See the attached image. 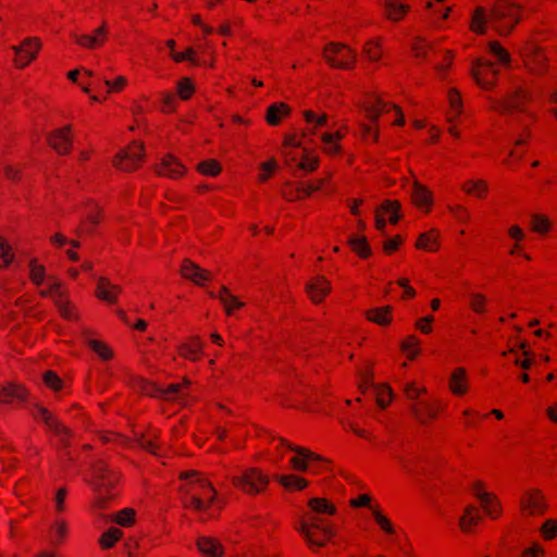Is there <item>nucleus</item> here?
<instances>
[{"label":"nucleus","mask_w":557,"mask_h":557,"mask_svg":"<svg viewBox=\"0 0 557 557\" xmlns=\"http://www.w3.org/2000/svg\"><path fill=\"white\" fill-rule=\"evenodd\" d=\"M122 288L110 282L109 278L100 276L97 281L96 297L102 301L113 305L117 301Z\"/></svg>","instance_id":"a878e982"},{"label":"nucleus","mask_w":557,"mask_h":557,"mask_svg":"<svg viewBox=\"0 0 557 557\" xmlns=\"http://www.w3.org/2000/svg\"><path fill=\"white\" fill-rule=\"evenodd\" d=\"M233 486L248 496H258L267 492L270 476L260 468L250 467L232 478Z\"/></svg>","instance_id":"20e7f679"},{"label":"nucleus","mask_w":557,"mask_h":557,"mask_svg":"<svg viewBox=\"0 0 557 557\" xmlns=\"http://www.w3.org/2000/svg\"><path fill=\"white\" fill-rule=\"evenodd\" d=\"M290 113V108L285 102H275L271 104L265 112V121L269 125H278Z\"/></svg>","instance_id":"58836bf2"},{"label":"nucleus","mask_w":557,"mask_h":557,"mask_svg":"<svg viewBox=\"0 0 557 557\" xmlns=\"http://www.w3.org/2000/svg\"><path fill=\"white\" fill-rule=\"evenodd\" d=\"M27 389L23 385L7 383L0 385V403L5 405L20 404L26 400Z\"/></svg>","instance_id":"b1692460"},{"label":"nucleus","mask_w":557,"mask_h":557,"mask_svg":"<svg viewBox=\"0 0 557 557\" xmlns=\"http://www.w3.org/2000/svg\"><path fill=\"white\" fill-rule=\"evenodd\" d=\"M482 521L480 509L474 505H468L459 519V529L463 533H472L473 528Z\"/></svg>","instance_id":"7c9ffc66"},{"label":"nucleus","mask_w":557,"mask_h":557,"mask_svg":"<svg viewBox=\"0 0 557 557\" xmlns=\"http://www.w3.org/2000/svg\"><path fill=\"white\" fill-rule=\"evenodd\" d=\"M444 408L445 405L438 399H422L414 401L410 406V412L418 422L426 424L430 423L431 421L436 420L441 411L444 410Z\"/></svg>","instance_id":"2eb2a0df"},{"label":"nucleus","mask_w":557,"mask_h":557,"mask_svg":"<svg viewBox=\"0 0 557 557\" xmlns=\"http://www.w3.org/2000/svg\"><path fill=\"white\" fill-rule=\"evenodd\" d=\"M122 530L112 527L100 535L98 543L101 548L110 549L122 539Z\"/></svg>","instance_id":"8fccbe9b"},{"label":"nucleus","mask_w":557,"mask_h":557,"mask_svg":"<svg viewBox=\"0 0 557 557\" xmlns=\"http://www.w3.org/2000/svg\"><path fill=\"white\" fill-rule=\"evenodd\" d=\"M392 110L396 115L393 124L403 126L405 124V117L399 107L392 104L391 102H384L381 98L369 99L363 103L366 117L371 122H376L382 114L389 113Z\"/></svg>","instance_id":"9b49d317"},{"label":"nucleus","mask_w":557,"mask_h":557,"mask_svg":"<svg viewBox=\"0 0 557 557\" xmlns=\"http://www.w3.org/2000/svg\"><path fill=\"white\" fill-rule=\"evenodd\" d=\"M194 91L195 87L190 78L184 77L177 83V94L182 100H188Z\"/></svg>","instance_id":"338daca9"},{"label":"nucleus","mask_w":557,"mask_h":557,"mask_svg":"<svg viewBox=\"0 0 557 557\" xmlns=\"http://www.w3.org/2000/svg\"><path fill=\"white\" fill-rule=\"evenodd\" d=\"M428 393L426 388L423 386H418L414 382L407 383L404 386V394L409 400H421L420 397Z\"/></svg>","instance_id":"69168bd1"},{"label":"nucleus","mask_w":557,"mask_h":557,"mask_svg":"<svg viewBox=\"0 0 557 557\" xmlns=\"http://www.w3.org/2000/svg\"><path fill=\"white\" fill-rule=\"evenodd\" d=\"M546 62V55L539 47H532L531 52L523 59L525 67L534 75H542L545 73L547 69Z\"/></svg>","instance_id":"c756f323"},{"label":"nucleus","mask_w":557,"mask_h":557,"mask_svg":"<svg viewBox=\"0 0 557 557\" xmlns=\"http://www.w3.org/2000/svg\"><path fill=\"white\" fill-rule=\"evenodd\" d=\"M362 55L370 62H377L383 55L381 40L379 38L370 39L362 47Z\"/></svg>","instance_id":"a18cd8bd"},{"label":"nucleus","mask_w":557,"mask_h":557,"mask_svg":"<svg viewBox=\"0 0 557 557\" xmlns=\"http://www.w3.org/2000/svg\"><path fill=\"white\" fill-rule=\"evenodd\" d=\"M177 354L185 360L199 361L203 356V342L198 335L189 336L177 346Z\"/></svg>","instance_id":"4be33fe9"},{"label":"nucleus","mask_w":557,"mask_h":557,"mask_svg":"<svg viewBox=\"0 0 557 557\" xmlns=\"http://www.w3.org/2000/svg\"><path fill=\"white\" fill-rule=\"evenodd\" d=\"M541 535L545 541H550L556 537L557 535V520L548 519L546 520L541 529H540Z\"/></svg>","instance_id":"774afa93"},{"label":"nucleus","mask_w":557,"mask_h":557,"mask_svg":"<svg viewBox=\"0 0 557 557\" xmlns=\"http://www.w3.org/2000/svg\"><path fill=\"white\" fill-rule=\"evenodd\" d=\"M487 49L490 53L496 59V62L500 66H509L511 62L510 54L507 49H505L500 42L498 41H490L487 44Z\"/></svg>","instance_id":"de8ad7c7"},{"label":"nucleus","mask_w":557,"mask_h":557,"mask_svg":"<svg viewBox=\"0 0 557 557\" xmlns=\"http://www.w3.org/2000/svg\"><path fill=\"white\" fill-rule=\"evenodd\" d=\"M72 125L66 124L60 128L51 131L47 135L48 146L60 156H67L73 149Z\"/></svg>","instance_id":"f8f14e48"},{"label":"nucleus","mask_w":557,"mask_h":557,"mask_svg":"<svg viewBox=\"0 0 557 557\" xmlns=\"http://www.w3.org/2000/svg\"><path fill=\"white\" fill-rule=\"evenodd\" d=\"M190 385V381L187 377H184L181 383L170 384L164 388H157L151 386V391H147L148 394L152 396H160L166 400H174L177 394H181L185 387Z\"/></svg>","instance_id":"e433bc0d"},{"label":"nucleus","mask_w":557,"mask_h":557,"mask_svg":"<svg viewBox=\"0 0 557 557\" xmlns=\"http://www.w3.org/2000/svg\"><path fill=\"white\" fill-rule=\"evenodd\" d=\"M67 290L63 287L62 282L53 276L49 275L47 277V287L39 289V295L44 298L50 297L52 298L53 302L55 301V296L61 293H66Z\"/></svg>","instance_id":"49530a36"},{"label":"nucleus","mask_w":557,"mask_h":557,"mask_svg":"<svg viewBox=\"0 0 557 557\" xmlns=\"http://www.w3.org/2000/svg\"><path fill=\"white\" fill-rule=\"evenodd\" d=\"M364 315L369 321L376 323L380 326H387L393 320V307L383 306L372 308L367 310Z\"/></svg>","instance_id":"f704fd0d"},{"label":"nucleus","mask_w":557,"mask_h":557,"mask_svg":"<svg viewBox=\"0 0 557 557\" xmlns=\"http://www.w3.org/2000/svg\"><path fill=\"white\" fill-rule=\"evenodd\" d=\"M196 170L202 175L215 177L222 172V165L215 159H207L199 162Z\"/></svg>","instance_id":"6e6d98bb"},{"label":"nucleus","mask_w":557,"mask_h":557,"mask_svg":"<svg viewBox=\"0 0 557 557\" xmlns=\"http://www.w3.org/2000/svg\"><path fill=\"white\" fill-rule=\"evenodd\" d=\"M28 269H29V280L33 284L36 286H40L44 284L46 278V268L38 263V260L36 258H33L28 262Z\"/></svg>","instance_id":"603ef678"},{"label":"nucleus","mask_w":557,"mask_h":557,"mask_svg":"<svg viewBox=\"0 0 557 557\" xmlns=\"http://www.w3.org/2000/svg\"><path fill=\"white\" fill-rule=\"evenodd\" d=\"M372 517L383 532L388 535L396 534V529L392 521L383 513L379 504H375V506L372 507Z\"/></svg>","instance_id":"09e8293b"},{"label":"nucleus","mask_w":557,"mask_h":557,"mask_svg":"<svg viewBox=\"0 0 557 557\" xmlns=\"http://www.w3.org/2000/svg\"><path fill=\"white\" fill-rule=\"evenodd\" d=\"M440 246V232L434 228L422 233L416 242L417 249L425 250L429 252L437 251Z\"/></svg>","instance_id":"4c0bfd02"},{"label":"nucleus","mask_w":557,"mask_h":557,"mask_svg":"<svg viewBox=\"0 0 557 557\" xmlns=\"http://www.w3.org/2000/svg\"><path fill=\"white\" fill-rule=\"evenodd\" d=\"M323 57L335 69L350 70L357 62V53L347 45L331 42L325 46Z\"/></svg>","instance_id":"6e6552de"},{"label":"nucleus","mask_w":557,"mask_h":557,"mask_svg":"<svg viewBox=\"0 0 557 557\" xmlns=\"http://www.w3.org/2000/svg\"><path fill=\"white\" fill-rule=\"evenodd\" d=\"M331 178V173H327L324 177L315 181L299 182L294 185L292 182L283 184L281 189L282 197L289 202L304 200L310 197L313 193L320 190L324 184Z\"/></svg>","instance_id":"0eeeda50"},{"label":"nucleus","mask_w":557,"mask_h":557,"mask_svg":"<svg viewBox=\"0 0 557 557\" xmlns=\"http://www.w3.org/2000/svg\"><path fill=\"white\" fill-rule=\"evenodd\" d=\"M14 259V253L8 240L0 236V268H8Z\"/></svg>","instance_id":"680f3d73"},{"label":"nucleus","mask_w":557,"mask_h":557,"mask_svg":"<svg viewBox=\"0 0 557 557\" xmlns=\"http://www.w3.org/2000/svg\"><path fill=\"white\" fill-rule=\"evenodd\" d=\"M552 221L546 214L533 213L530 216V230L540 235H546L552 230Z\"/></svg>","instance_id":"c03bdc74"},{"label":"nucleus","mask_w":557,"mask_h":557,"mask_svg":"<svg viewBox=\"0 0 557 557\" xmlns=\"http://www.w3.org/2000/svg\"><path fill=\"white\" fill-rule=\"evenodd\" d=\"M180 273L185 280L193 282L197 286H205L207 282L213 280L211 271L201 268L190 259H185L182 262Z\"/></svg>","instance_id":"a211bd4d"},{"label":"nucleus","mask_w":557,"mask_h":557,"mask_svg":"<svg viewBox=\"0 0 557 557\" xmlns=\"http://www.w3.org/2000/svg\"><path fill=\"white\" fill-rule=\"evenodd\" d=\"M273 478L290 493L304 491L309 485V482L306 479L296 474H275Z\"/></svg>","instance_id":"c9c22d12"},{"label":"nucleus","mask_w":557,"mask_h":557,"mask_svg":"<svg viewBox=\"0 0 557 557\" xmlns=\"http://www.w3.org/2000/svg\"><path fill=\"white\" fill-rule=\"evenodd\" d=\"M145 157L144 143L134 140L113 157L112 165L120 172L132 173L141 168Z\"/></svg>","instance_id":"39448f33"},{"label":"nucleus","mask_w":557,"mask_h":557,"mask_svg":"<svg viewBox=\"0 0 557 557\" xmlns=\"http://www.w3.org/2000/svg\"><path fill=\"white\" fill-rule=\"evenodd\" d=\"M87 213L82 222V231L91 233L103 219L102 208L92 201L86 202Z\"/></svg>","instance_id":"2f4dec72"},{"label":"nucleus","mask_w":557,"mask_h":557,"mask_svg":"<svg viewBox=\"0 0 557 557\" xmlns=\"http://www.w3.org/2000/svg\"><path fill=\"white\" fill-rule=\"evenodd\" d=\"M522 16V8L508 0L496 1L490 10V25L499 36H508Z\"/></svg>","instance_id":"7ed1b4c3"},{"label":"nucleus","mask_w":557,"mask_h":557,"mask_svg":"<svg viewBox=\"0 0 557 557\" xmlns=\"http://www.w3.org/2000/svg\"><path fill=\"white\" fill-rule=\"evenodd\" d=\"M448 389L457 397H462L468 393L469 381L465 368L457 367L451 371L448 379Z\"/></svg>","instance_id":"bb28decb"},{"label":"nucleus","mask_w":557,"mask_h":557,"mask_svg":"<svg viewBox=\"0 0 557 557\" xmlns=\"http://www.w3.org/2000/svg\"><path fill=\"white\" fill-rule=\"evenodd\" d=\"M420 341L416 335L407 336L400 345V349L405 352L408 359L413 360L420 352Z\"/></svg>","instance_id":"4d7b16f0"},{"label":"nucleus","mask_w":557,"mask_h":557,"mask_svg":"<svg viewBox=\"0 0 557 557\" xmlns=\"http://www.w3.org/2000/svg\"><path fill=\"white\" fill-rule=\"evenodd\" d=\"M490 25V12L484 7H476L472 12L469 29L476 35H484Z\"/></svg>","instance_id":"473e14b6"},{"label":"nucleus","mask_w":557,"mask_h":557,"mask_svg":"<svg viewBox=\"0 0 557 557\" xmlns=\"http://www.w3.org/2000/svg\"><path fill=\"white\" fill-rule=\"evenodd\" d=\"M54 306L63 319L72 322H77L81 319L77 307L70 299L69 292L58 294Z\"/></svg>","instance_id":"cd10ccee"},{"label":"nucleus","mask_w":557,"mask_h":557,"mask_svg":"<svg viewBox=\"0 0 557 557\" xmlns=\"http://www.w3.org/2000/svg\"><path fill=\"white\" fill-rule=\"evenodd\" d=\"M111 521L121 527L129 528L136 522V511L133 508H124L123 510L112 515Z\"/></svg>","instance_id":"3c124183"},{"label":"nucleus","mask_w":557,"mask_h":557,"mask_svg":"<svg viewBox=\"0 0 557 557\" xmlns=\"http://www.w3.org/2000/svg\"><path fill=\"white\" fill-rule=\"evenodd\" d=\"M470 74L480 88L492 90L497 85L499 70L494 62L479 58L472 63Z\"/></svg>","instance_id":"1a4fd4ad"},{"label":"nucleus","mask_w":557,"mask_h":557,"mask_svg":"<svg viewBox=\"0 0 557 557\" xmlns=\"http://www.w3.org/2000/svg\"><path fill=\"white\" fill-rule=\"evenodd\" d=\"M87 345L101 360L108 361L113 358L112 349L104 342L90 338Z\"/></svg>","instance_id":"5fc2aeb1"},{"label":"nucleus","mask_w":557,"mask_h":557,"mask_svg":"<svg viewBox=\"0 0 557 557\" xmlns=\"http://www.w3.org/2000/svg\"><path fill=\"white\" fill-rule=\"evenodd\" d=\"M461 189L467 195L484 199L488 194V184L484 180H468L462 184Z\"/></svg>","instance_id":"a19ab883"},{"label":"nucleus","mask_w":557,"mask_h":557,"mask_svg":"<svg viewBox=\"0 0 557 557\" xmlns=\"http://www.w3.org/2000/svg\"><path fill=\"white\" fill-rule=\"evenodd\" d=\"M299 531L311 547H322L332 537V532L322 527L317 518L304 520Z\"/></svg>","instance_id":"4468645a"},{"label":"nucleus","mask_w":557,"mask_h":557,"mask_svg":"<svg viewBox=\"0 0 557 557\" xmlns=\"http://www.w3.org/2000/svg\"><path fill=\"white\" fill-rule=\"evenodd\" d=\"M108 27L102 23L92 34H74L73 40L82 48L95 50L101 48L108 40Z\"/></svg>","instance_id":"aec40b11"},{"label":"nucleus","mask_w":557,"mask_h":557,"mask_svg":"<svg viewBox=\"0 0 557 557\" xmlns=\"http://www.w3.org/2000/svg\"><path fill=\"white\" fill-rule=\"evenodd\" d=\"M487 298L482 293H472L469 296L470 309L478 313L483 314L486 311Z\"/></svg>","instance_id":"e2e57ef3"},{"label":"nucleus","mask_w":557,"mask_h":557,"mask_svg":"<svg viewBox=\"0 0 557 557\" xmlns=\"http://www.w3.org/2000/svg\"><path fill=\"white\" fill-rule=\"evenodd\" d=\"M197 547L205 557H222L224 548L219 540L210 536H200Z\"/></svg>","instance_id":"72a5a7b5"},{"label":"nucleus","mask_w":557,"mask_h":557,"mask_svg":"<svg viewBox=\"0 0 557 557\" xmlns=\"http://www.w3.org/2000/svg\"><path fill=\"white\" fill-rule=\"evenodd\" d=\"M548 510L546 496L540 488H527L519 499V512L523 518L543 517Z\"/></svg>","instance_id":"423d86ee"},{"label":"nucleus","mask_w":557,"mask_h":557,"mask_svg":"<svg viewBox=\"0 0 557 557\" xmlns=\"http://www.w3.org/2000/svg\"><path fill=\"white\" fill-rule=\"evenodd\" d=\"M359 388L364 393L370 386L373 385V363L367 362L362 369L359 370Z\"/></svg>","instance_id":"bf43d9fd"},{"label":"nucleus","mask_w":557,"mask_h":557,"mask_svg":"<svg viewBox=\"0 0 557 557\" xmlns=\"http://www.w3.org/2000/svg\"><path fill=\"white\" fill-rule=\"evenodd\" d=\"M186 166L172 153H165L153 165V172L160 177L181 180L186 174Z\"/></svg>","instance_id":"ddd939ff"},{"label":"nucleus","mask_w":557,"mask_h":557,"mask_svg":"<svg viewBox=\"0 0 557 557\" xmlns=\"http://www.w3.org/2000/svg\"><path fill=\"white\" fill-rule=\"evenodd\" d=\"M484 513L492 520H497L503 515V505L496 494L491 493L480 500Z\"/></svg>","instance_id":"ea45409f"},{"label":"nucleus","mask_w":557,"mask_h":557,"mask_svg":"<svg viewBox=\"0 0 557 557\" xmlns=\"http://www.w3.org/2000/svg\"><path fill=\"white\" fill-rule=\"evenodd\" d=\"M42 48V41L39 37H26L17 46H12L14 52L13 66L17 70L27 67L34 62Z\"/></svg>","instance_id":"9d476101"},{"label":"nucleus","mask_w":557,"mask_h":557,"mask_svg":"<svg viewBox=\"0 0 557 557\" xmlns=\"http://www.w3.org/2000/svg\"><path fill=\"white\" fill-rule=\"evenodd\" d=\"M180 479L187 481L182 486V491L186 494L185 506L196 512L206 513L207 518H212L214 512L210 509L216 500V491L211 483L196 471H184L180 474Z\"/></svg>","instance_id":"f257e3e1"},{"label":"nucleus","mask_w":557,"mask_h":557,"mask_svg":"<svg viewBox=\"0 0 557 557\" xmlns=\"http://www.w3.org/2000/svg\"><path fill=\"white\" fill-rule=\"evenodd\" d=\"M70 533V524L64 516H54L47 530V540L53 546L65 543Z\"/></svg>","instance_id":"412c9836"},{"label":"nucleus","mask_w":557,"mask_h":557,"mask_svg":"<svg viewBox=\"0 0 557 557\" xmlns=\"http://www.w3.org/2000/svg\"><path fill=\"white\" fill-rule=\"evenodd\" d=\"M376 404L381 408H386L393 398V391L388 384H380L374 386Z\"/></svg>","instance_id":"13d9d810"},{"label":"nucleus","mask_w":557,"mask_h":557,"mask_svg":"<svg viewBox=\"0 0 557 557\" xmlns=\"http://www.w3.org/2000/svg\"><path fill=\"white\" fill-rule=\"evenodd\" d=\"M331 292V281L321 274L310 277L305 285V293L313 305L322 304Z\"/></svg>","instance_id":"dca6fc26"},{"label":"nucleus","mask_w":557,"mask_h":557,"mask_svg":"<svg viewBox=\"0 0 557 557\" xmlns=\"http://www.w3.org/2000/svg\"><path fill=\"white\" fill-rule=\"evenodd\" d=\"M117 473L108 469L103 461H98L92 467V479L90 483L99 492H108L119 483Z\"/></svg>","instance_id":"f3484780"},{"label":"nucleus","mask_w":557,"mask_h":557,"mask_svg":"<svg viewBox=\"0 0 557 557\" xmlns=\"http://www.w3.org/2000/svg\"><path fill=\"white\" fill-rule=\"evenodd\" d=\"M410 9V4L405 2V0H383L384 17L394 23L403 21Z\"/></svg>","instance_id":"393cba45"},{"label":"nucleus","mask_w":557,"mask_h":557,"mask_svg":"<svg viewBox=\"0 0 557 557\" xmlns=\"http://www.w3.org/2000/svg\"><path fill=\"white\" fill-rule=\"evenodd\" d=\"M532 92L522 86L515 88L500 98H488V109L500 115H512L516 112L525 114L531 121L535 116L527 110V106L532 102Z\"/></svg>","instance_id":"f03ea898"},{"label":"nucleus","mask_w":557,"mask_h":557,"mask_svg":"<svg viewBox=\"0 0 557 557\" xmlns=\"http://www.w3.org/2000/svg\"><path fill=\"white\" fill-rule=\"evenodd\" d=\"M349 246L360 258L367 259L371 256L372 250L366 237L349 239Z\"/></svg>","instance_id":"052dcab7"},{"label":"nucleus","mask_w":557,"mask_h":557,"mask_svg":"<svg viewBox=\"0 0 557 557\" xmlns=\"http://www.w3.org/2000/svg\"><path fill=\"white\" fill-rule=\"evenodd\" d=\"M309 508L319 515L334 516L336 513L335 505L324 497H313L308 502Z\"/></svg>","instance_id":"79ce46f5"},{"label":"nucleus","mask_w":557,"mask_h":557,"mask_svg":"<svg viewBox=\"0 0 557 557\" xmlns=\"http://www.w3.org/2000/svg\"><path fill=\"white\" fill-rule=\"evenodd\" d=\"M289 449L295 455L289 459V465L295 471L305 472L308 470L309 465L314 461H320L322 458L320 455L299 446H290Z\"/></svg>","instance_id":"5701e85b"},{"label":"nucleus","mask_w":557,"mask_h":557,"mask_svg":"<svg viewBox=\"0 0 557 557\" xmlns=\"http://www.w3.org/2000/svg\"><path fill=\"white\" fill-rule=\"evenodd\" d=\"M44 383L53 392H59L63 388V380L54 371H46L42 374Z\"/></svg>","instance_id":"0e129e2a"},{"label":"nucleus","mask_w":557,"mask_h":557,"mask_svg":"<svg viewBox=\"0 0 557 557\" xmlns=\"http://www.w3.org/2000/svg\"><path fill=\"white\" fill-rule=\"evenodd\" d=\"M34 417L45 422L49 430L58 435L65 445H69V441L73 436L72 431L62 424L47 408L38 406Z\"/></svg>","instance_id":"6ab92c4d"},{"label":"nucleus","mask_w":557,"mask_h":557,"mask_svg":"<svg viewBox=\"0 0 557 557\" xmlns=\"http://www.w3.org/2000/svg\"><path fill=\"white\" fill-rule=\"evenodd\" d=\"M400 202L398 200H384L381 205H380V209L381 211L385 214H388V219H389V223L392 224H397L398 221L400 220V214H399V211H400Z\"/></svg>","instance_id":"864d4df0"},{"label":"nucleus","mask_w":557,"mask_h":557,"mask_svg":"<svg viewBox=\"0 0 557 557\" xmlns=\"http://www.w3.org/2000/svg\"><path fill=\"white\" fill-rule=\"evenodd\" d=\"M412 203L424 212H430L433 206L432 191L421 183L414 181L411 194Z\"/></svg>","instance_id":"c85d7f7f"},{"label":"nucleus","mask_w":557,"mask_h":557,"mask_svg":"<svg viewBox=\"0 0 557 557\" xmlns=\"http://www.w3.org/2000/svg\"><path fill=\"white\" fill-rule=\"evenodd\" d=\"M449 111L447 113V120L449 123L455 122L462 111L461 95L456 88H451L448 91Z\"/></svg>","instance_id":"37998d69"}]
</instances>
